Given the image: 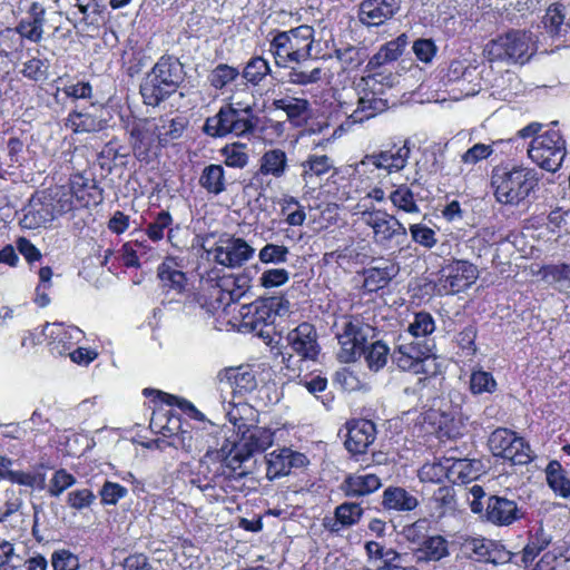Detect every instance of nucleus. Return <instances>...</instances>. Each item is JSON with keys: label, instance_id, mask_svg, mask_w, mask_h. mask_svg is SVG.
Masks as SVG:
<instances>
[{"label": "nucleus", "instance_id": "680f3d73", "mask_svg": "<svg viewBox=\"0 0 570 570\" xmlns=\"http://www.w3.org/2000/svg\"><path fill=\"white\" fill-rule=\"evenodd\" d=\"M368 560H382V566L402 561V556L393 548H386L382 542L370 540L364 546Z\"/></svg>", "mask_w": 570, "mask_h": 570}, {"label": "nucleus", "instance_id": "f03ea898", "mask_svg": "<svg viewBox=\"0 0 570 570\" xmlns=\"http://www.w3.org/2000/svg\"><path fill=\"white\" fill-rule=\"evenodd\" d=\"M120 121L129 136L135 159L145 165L157 160L163 149L179 139L187 127V122L180 117H138L131 111L121 115Z\"/></svg>", "mask_w": 570, "mask_h": 570}, {"label": "nucleus", "instance_id": "f704fd0d", "mask_svg": "<svg viewBox=\"0 0 570 570\" xmlns=\"http://www.w3.org/2000/svg\"><path fill=\"white\" fill-rule=\"evenodd\" d=\"M386 107L385 99L377 97L374 91H365L363 96L358 97L357 107L347 119L351 124L363 122L384 111Z\"/></svg>", "mask_w": 570, "mask_h": 570}, {"label": "nucleus", "instance_id": "473e14b6", "mask_svg": "<svg viewBox=\"0 0 570 570\" xmlns=\"http://www.w3.org/2000/svg\"><path fill=\"white\" fill-rule=\"evenodd\" d=\"M381 504L386 511L410 512L417 508L419 500L406 489L390 485L383 491Z\"/></svg>", "mask_w": 570, "mask_h": 570}, {"label": "nucleus", "instance_id": "2eb2a0df", "mask_svg": "<svg viewBox=\"0 0 570 570\" xmlns=\"http://www.w3.org/2000/svg\"><path fill=\"white\" fill-rule=\"evenodd\" d=\"M364 219L373 230L375 243L384 248L401 246L407 238L406 227L386 210L364 213Z\"/></svg>", "mask_w": 570, "mask_h": 570}, {"label": "nucleus", "instance_id": "20e7f679", "mask_svg": "<svg viewBox=\"0 0 570 570\" xmlns=\"http://www.w3.org/2000/svg\"><path fill=\"white\" fill-rule=\"evenodd\" d=\"M258 121L253 106L239 101L226 102L214 116L205 119L202 131L214 139L228 136L250 138L256 134Z\"/></svg>", "mask_w": 570, "mask_h": 570}, {"label": "nucleus", "instance_id": "c756f323", "mask_svg": "<svg viewBox=\"0 0 570 570\" xmlns=\"http://www.w3.org/2000/svg\"><path fill=\"white\" fill-rule=\"evenodd\" d=\"M150 72L161 80L160 83L169 86L175 91L184 80L183 65L177 57L171 55L159 57Z\"/></svg>", "mask_w": 570, "mask_h": 570}, {"label": "nucleus", "instance_id": "4468645a", "mask_svg": "<svg viewBox=\"0 0 570 570\" xmlns=\"http://www.w3.org/2000/svg\"><path fill=\"white\" fill-rule=\"evenodd\" d=\"M432 348L433 346L426 341H412L397 345L393 350L391 358L397 368L402 371L433 376L438 373L436 368L430 370L428 367L430 361L433 363L434 367H436V357Z\"/></svg>", "mask_w": 570, "mask_h": 570}, {"label": "nucleus", "instance_id": "a211bd4d", "mask_svg": "<svg viewBox=\"0 0 570 570\" xmlns=\"http://www.w3.org/2000/svg\"><path fill=\"white\" fill-rule=\"evenodd\" d=\"M210 253L217 264L236 268L249 261L254 256L255 249L244 238L224 235Z\"/></svg>", "mask_w": 570, "mask_h": 570}, {"label": "nucleus", "instance_id": "e2e57ef3", "mask_svg": "<svg viewBox=\"0 0 570 570\" xmlns=\"http://www.w3.org/2000/svg\"><path fill=\"white\" fill-rule=\"evenodd\" d=\"M435 328V321L431 313L420 311L414 313L413 321L407 326V333L414 338H420L431 335Z\"/></svg>", "mask_w": 570, "mask_h": 570}, {"label": "nucleus", "instance_id": "c03bdc74", "mask_svg": "<svg viewBox=\"0 0 570 570\" xmlns=\"http://www.w3.org/2000/svg\"><path fill=\"white\" fill-rule=\"evenodd\" d=\"M335 57L342 66V70L347 73L356 72L367 59L366 49L351 46L335 50Z\"/></svg>", "mask_w": 570, "mask_h": 570}, {"label": "nucleus", "instance_id": "49530a36", "mask_svg": "<svg viewBox=\"0 0 570 570\" xmlns=\"http://www.w3.org/2000/svg\"><path fill=\"white\" fill-rule=\"evenodd\" d=\"M128 155L126 147L115 137L101 148L97 158L98 165L102 170L111 173L112 168L116 166V161L119 158L128 157Z\"/></svg>", "mask_w": 570, "mask_h": 570}, {"label": "nucleus", "instance_id": "9d476101", "mask_svg": "<svg viewBox=\"0 0 570 570\" xmlns=\"http://www.w3.org/2000/svg\"><path fill=\"white\" fill-rule=\"evenodd\" d=\"M374 332L375 328L365 323L360 315H344L336 333L340 345L338 361L342 363L356 362L364 353L365 345Z\"/></svg>", "mask_w": 570, "mask_h": 570}, {"label": "nucleus", "instance_id": "052dcab7", "mask_svg": "<svg viewBox=\"0 0 570 570\" xmlns=\"http://www.w3.org/2000/svg\"><path fill=\"white\" fill-rule=\"evenodd\" d=\"M469 389L473 395L493 394L498 390V383L491 372L479 368L471 372Z\"/></svg>", "mask_w": 570, "mask_h": 570}, {"label": "nucleus", "instance_id": "5fc2aeb1", "mask_svg": "<svg viewBox=\"0 0 570 570\" xmlns=\"http://www.w3.org/2000/svg\"><path fill=\"white\" fill-rule=\"evenodd\" d=\"M246 148L247 145L239 141L226 144L219 150L220 155L224 157V164L229 168H244L249 160Z\"/></svg>", "mask_w": 570, "mask_h": 570}, {"label": "nucleus", "instance_id": "393cba45", "mask_svg": "<svg viewBox=\"0 0 570 570\" xmlns=\"http://www.w3.org/2000/svg\"><path fill=\"white\" fill-rule=\"evenodd\" d=\"M56 217L53 209L50 207L47 199H43L41 190L35 191L29 199L28 205L23 208V217L21 218V226L27 229H38L47 226Z\"/></svg>", "mask_w": 570, "mask_h": 570}, {"label": "nucleus", "instance_id": "864d4df0", "mask_svg": "<svg viewBox=\"0 0 570 570\" xmlns=\"http://www.w3.org/2000/svg\"><path fill=\"white\" fill-rule=\"evenodd\" d=\"M302 177L305 181L313 177H320L327 174L333 163L327 155H308L307 158L302 161Z\"/></svg>", "mask_w": 570, "mask_h": 570}, {"label": "nucleus", "instance_id": "39448f33", "mask_svg": "<svg viewBox=\"0 0 570 570\" xmlns=\"http://www.w3.org/2000/svg\"><path fill=\"white\" fill-rule=\"evenodd\" d=\"M250 277L246 273L223 274L212 269L207 274L208 293L194 295L195 302L209 314L225 311L230 304L238 302L250 288Z\"/></svg>", "mask_w": 570, "mask_h": 570}, {"label": "nucleus", "instance_id": "e433bc0d", "mask_svg": "<svg viewBox=\"0 0 570 570\" xmlns=\"http://www.w3.org/2000/svg\"><path fill=\"white\" fill-rule=\"evenodd\" d=\"M199 186L209 195H220L227 189L226 171L220 164L206 165L198 178Z\"/></svg>", "mask_w": 570, "mask_h": 570}, {"label": "nucleus", "instance_id": "69168bd1", "mask_svg": "<svg viewBox=\"0 0 570 570\" xmlns=\"http://www.w3.org/2000/svg\"><path fill=\"white\" fill-rule=\"evenodd\" d=\"M142 394L146 397L154 396L153 401L155 403L166 404L169 406H177L184 414H187V411L193 409L194 405L190 401L186 399H181L174 394H169L151 387L144 389Z\"/></svg>", "mask_w": 570, "mask_h": 570}, {"label": "nucleus", "instance_id": "a18cd8bd", "mask_svg": "<svg viewBox=\"0 0 570 570\" xmlns=\"http://www.w3.org/2000/svg\"><path fill=\"white\" fill-rule=\"evenodd\" d=\"M272 106L276 110L284 111L287 116V119L292 122L304 119L309 110L308 100L297 97L274 99Z\"/></svg>", "mask_w": 570, "mask_h": 570}, {"label": "nucleus", "instance_id": "ddd939ff", "mask_svg": "<svg viewBox=\"0 0 570 570\" xmlns=\"http://www.w3.org/2000/svg\"><path fill=\"white\" fill-rule=\"evenodd\" d=\"M488 445L495 458L514 465H527L534 459L530 444L517 432L508 428H498L489 436Z\"/></svg>", "mask_w": 570, "mask_h": 570}, {"label": "nucleus", "instance_id": "7c9ffc66", "mask_svg": "<svg viewBox=\"0 0 570 570\" xmlns=\"http://www.w3.org/2000/svg\"><path fill=\"white\" fill-rule=\"evenodd\" d=\"M222 475H215L214 478H200L198 474L195 478H190L189 483L206 495L214 498L216 501H224V495L217 492V488L225 494H228L227 488H230V483L235 479L236 473H230V469L226 468L225 462L222 464Z\"/></svg>", "mask_w": 570, "mask_h": 570}, {"label": "nucleus", "instance_id": "3c124183", "mask_svg": "<svg viewBox=\"0 0 570 570\" xmlns=\"http://www.w3.org/2000/svg\"><path fill=\"white\" fill-rule=\"evenodd\" d=\"M281 216L289 226H302L306 219L304 206L293 196L284 195L279 202Z\"/></svg>", "mask_w": 570, "mask_h": 570}, {"label": "nucleus", "instance_id": "72a5a7b5", "mask_svg": "<svg viewBox=\"0 0 570 570\" xmlns=\"http://www.w3.org/2000/svg\"><path fill=\"white\" fill-rule=\"evenodd\" d=\"M288 169V158L286 153L281 148L266 150L259 158V166L254 175L257 179L259 176H273L278 179L283 177Z\"/></svg>", "mask_w": 570, "mask_h": 570}, {"label": "nucleus", "instance_id": "13d9d810", "mask_svg": "<svg viewBox=\"0 0 570 570\" xmlns=\"http://www.w3.org/2000/svg\"><path fill=\"white\" fill-rule=\"evenodd\" d=\"M24 40L26 38L21 37L18 31H16V27L6 28L0 31V56L10 57L13 55H19L24 49Z\"/></svg>", "mask_w": 570, "mask_h": 570}, {"label": "nucleus", "instance_id": "423d86ee", "mask_svg": "<svg viewBox=\"0 0 570 570\" xmlns=\"http://www.w3.org/2000/svg\"><path fill=\"white\" fill-rule=\"evenodd\" d=\"M541 128L540 122L533 121L520 129L518 136L523 139L533 137L528 148L529 158L540 168L556 173L567 155L566 139L553 128L539 135Z\"/></svg>", "mask_w": 570, "mask_h": 570}, {"label": "nucleus", "instance_id": "a878e982", "mask_svg": "<svg viewBox=\"0 0 570 570\" xmlns=\"http://www.w3.org/2000/svg\"><path fill=\"white\" fill-rule=\"evenodd\" d=\"M82 331L76 326L53 324L46 334L48 347L53 355H68L82 338Z\"/></svg>", "mask_w": 570, "mask_h": 570}, {"label": "nucleus", "instance_id": "f3484780", "mask_svg": "<svg viewBox=\"0 0 570 570\" xmlns=\"http://www.w3.org/2000/svg\"><path fill=\"white\" fill-rule=\"evenodd\" d=\"M157 279L159 288L165 296L174 295L183 297L189 292V279L183 271L181 259L167 255L157 266Z\"/></svg>", "mask_w": 570, "mask_h": 570}, {"label": "nucleus", "instance_id": "cd10ccee", "mask_svg": "<svg viewBox=\"0 0 570 570\" xmlns=\"http://www.w3.org/2000/svg\"><path fill=\"white\" fill-rule=\"evenodd\" d=\"M381 487L382 480L374 473H350L338 489L345 498L360 499L376 492Z\"/></svg>", "mask_w": 570, "mask_h": 570}, {"label": "nucleus", "instance_id": "aec40b11", "mask_svg": "<svg viewBox=\"0 0 570 570\" xmlns=\"http://www.w3.org/2000/svg\"><path fill=\"white\" fill-rule=\"evenodd\" d=\"M441 282L446 294L469 288L478 278V268L465 259H452L442 268Z\"/></svg>", "mask_w": 570, "mask_h": 570}, {"label": "nucleus", "instance_id": "dca6fc26", "mask_svg": "<svg viewBox=\"0 0 570 570\" xmlns=\"http://www.w3.org/2000/svg\"><path fill=\"white\" fill-rule=\"evenodd\" d=\"M524 510L518 500L507 493L489 494L481 518L497 527H509L524 518Z\"/></svg>", "mask_w": 570, "mask_h": 570}, {"label": "nucleus", "instance_id": "f257e3e1", "mask_svg": "<svg viewBox=\"0 0 570 570\" xmlns=\"http://www.w3.org/2000/svg\"><path fill=\"white\" fill-rule=\"evenodd\" d=\"M268 52L278 68H288L287 81L297 86L313 85L322 80L323 69H308L305 62L312 58L315 30L308 24H301L289 30L273 29L268 32Z\"/></svg>", "mask_w": 570, "mask_h": 570}, {"label": "nucleus", "instance_id": "b1692460", "mask_svg": "<svg viewBox=\"0 0 570 570\" xmlns=\"http://www.w3.org/2000/svg\"><path fill=\"white\" fill-rule=\"evenodd\" d=\"M68 187L78 209L98 206L104 200V190L95 178L76 173L70 175Z\"/></svg>", "mask_w": 570, "mask_h": 570}, {"label": "nucleus", "instance_id": "8fccbe9b", "mask_svg": "<svg viewBox=\"0 0 570 570\" xmlns=\"http://www.w3.org/2000/svg\"><path fill=\"white\" fill-rule=\"evenodd\" d=\"M391 354L390 347L379 340L371 344L367 343L362 356H364L367 367L371 371L377 372L386 365Z\"/></svg>", "mask_w": 570, "mask_h": 570}, {"label": "nucleus", "instance_id": "6ab92c4d", "mask_svg": "<svg viewBox=\"0 0 570 570\" xmlns=\"http://www.w3.org/2000/svg\"><path fill=\"white\" fill-rule=\"evenodd\" d=\"M286 342L293 354L297 355L302 362H316L322 351L317 330L309 322H302L291 330L286 335Z\"/></svg>", "mask_w": 570, "mask_h": 570}, {"label": "nucleus", "instance_id": "1a4fd4ad", "mask_svg": "<svg viewBox=\"0 0 570 570\" xmlns=\"http://www.w3.org/2000/svg\"><path fill=\"white\" fill-rule=\"evenodd\" d=\"M217 380L222 389H228L232 394L230 404L233 409L228 412L230 415L242 411L254 413V407L246 402V397L258 385L257 373L253 365L240 364L238 366L224 367L218 372Z\"/></svg>", "mask_w": 570, "mask_h": 570}, {"label": "nucleus", "instance_id": "2f4dec72", "mask_svg": "<svg viewBox=\"0 0 570 570\" xmlns=\"http://www.w3.org/2000/svg\"><path fill=\"white\" fill-rule=\"evenodd\" d=\"M160 81L150 71L146 73L139 86V94L144 105L154 108L158 107L176 92L169 86L160 83Z\"/></svg>", "mask_w": 570, "mask_h": 570}, {"label": "nucleus", "instance_id": "58836bf2", "mask_svg": "<svg viewBox=\"0 0 570 570\" xmlns=\"http://www.w3.org/2000/svg\"><path fill=\"white\" fill-rule=\"evenodd\" d=\"M160 433L169 438V445L175 449H183L185 452L190 453L193 450V436L188 431L181 429L180 417L170 415L167 419V423L160 426Z\"/></svg>", "mask_w": 570, "mask_h": 570}, {"label": "nucleus", "instance_id": "5701e85b", "mask_svg": "<svg viewBox=\"0 0 570 570\" xmlns=\"http://www.w3.org/2000/svg\"><path fill=\"white\" fill-rule=\"evenodd\" d=\"M47 24V9L42 2L31 1L24 16L17 22L16 31L32 43H40Z\"/></svg>", "mask_w": 570, "mask_h": 570}, {"label": "nucleus", "instance_id": "4be33fe9", "mask_svg": "<svg viewBox=\"0 0 570 570\" xmlns=\"http://www.w3.org/2000/svg\"><path fill=\"white\" fill-rule=\"evenodd\" d=\"M401 8V0H362L357 19L365 27H381L394 18Z\"/></svg>", "mask_w": 570, "mask_h": 570}, {"label": "nucleus", "instance_id": "c85d7f7f", "mask_svg": "<svg viewBox=\"0 0 570 570\" xmlns=\"http://www.w3.org/2000/svg\"><path fill=\"white\" fill-rule=\"evenodd\" d=\"M63 127L75 135L96 134L108 127V120L97 114L75 108L63 119Z\"/></svg>", "mask_w": 570, "mask_h": 570}, {"label": "nucleus", "instance_id": "774afa93", "mask_svg": "<svg viewBox=\"0 0 570 570\" xmlns=\"http://www.w3.org/2000/svg\"><path fill=\"white\" fill-rule=\"evenodd\" d=\"M50 561L53 570H78L80 567L79 557L68 549L55 550Z\"/></svg>", "mask_w": 570, "mask_h": 570}, {"label": "nucleus", "instance_id": "f8f14e48", "mask_svg": "<svg viewBox=\"0 0 570 570\" xmlns=\"http://www.w3.org/2000/svg\"><path fill=\"white\" fill-rule=\"evenodd\" d=\"M531 38L527 31L509 30L490 40L483 50L484 57L493 61H527L530 53Z\"/></svg>", "mask_w": 570, "mask_h": 570}, {"label": "nucleus", "instance_id": "ea45409f", "mask_svg": "<svg viewBox=\"0 0 570 570\" xmlns=\"http://www.w3.org/2000/svg\"><path fill=\"white\" fill-rule=\"evenodd\" d=\"M271 72L269 61L262 56L255 55L245 63L239 76L245 80L246 86L257 87Z\"/></svg>", "mask_w": 570, "mask_h": 570}, {"label": "nucleus", "instance_id": "bb28decb", "mask_svg": "<svg viewBox=\"0 0 570 570\" xmlns=\"http://www.w3.org/2000/svg\"><path fill=\"white\" fill-rule=\"evenodd\" d=\"M364 513L357 502H343L334 510L333 517H325L322 521L323 528L331 534H340L342 530L357 524Z\"/></svg>", "mask_w": 570, "mask_h": 570}, {"label": "nucleus", "instance_id": "c9c22d12", "mask_svg": "<svg viewBox=\"0 0 570 570\" xmlns=\"http://www.w3.org/2000/svg\"><path fill=\"white\" fill-rule=\"evenodd\" d=\"M41 195L43 196V199L48 200L56 217L78 209L68 184L55 185L49 188L41 189Z\"/></svg>", "mask_w": 570, "mask_h": 570}, {"label": "nucleus", "instance_id": "bf43d9fd", "mask_svg": "<svg viewBox=\"0 0 570 570\" xmlns=\"http://www.w3.org/2000/svg\"><path fill=\"white\" fill-rule=\"evenodd\" d=\"M432 413H439L435 415V424L438 425L436 434L440 440H455L462 435V424L453 415L448 414L446 412L436 411H433Z\"/></svg>", "mask_w": 570, "mask_h": 570}, {"label": "nucleus", "instance_id": "0e129e2a", "mask_svg": "<svg viewBox=\"0 0 570 570\" xmlns=\"http://www.w3.org/2000/svg\"><path fill=\"white\" fill-rule=\"evenodd\" d=\"M488 546H492V540L468 537L461 543V552L469 559L478 562H485L489 549Z\"/></svg>", "mask_w": 570, "mask_h": 570}, {"label": "nucleus", "instance_id": "603ef678", "mask_svg": "<svg viewBox=\"0 0 570 570\" xmlns=\"http://www.w3.org/2000/svg\"><path fill=\"white\" fill-rule=\"evenodd\" d=\"M419 478L422 482L442 483L451 480V460L445 462L425 463L419 471Z\"/></svg>", "mask_w": 570, "mask_h": 570}, {"label": "nucleus", "instance_id": "6e6552de", "mask_svg": "<svg viewBox=\"0 0 570 570\" xmlns=\"http://www.w3.org/2000/svg\"><path fill=\"white\" fill-rule=\"evenodd\" d=\"M288 301L283 296L259 297L239 309L238 328L243 333H256L259 337H271L265 327L274 324L277 316L288 311Z\"/></svg>", "mask_w": 570, "mask_h": 570}, {"label": "nucleus", "instance_id": "4c0bfd02", "mask_svg": "<svg viewBox=\"0 0 570 570\" xmlns=\"http://www.w3.org/2000/svg\"><path fill=\"white\" fill-rule=\"evenodd\" d=\"M450 554L449 541L441 534L428 535L423 538L415 556L419 561H440Z\"/></svg>", "mask_w": 570, "mask_h": 570}, {"label": "nucleus", "instance_id": "4d7b16f0", "mask_svg": "<svg viewBox=\"0 0 570 570\" xmlns=\"http://www.w3.org/2000/svg\"><path fill=\"white\" fill-rule=\"evenodd\" d=\"M240 75L237 67L227 63H218L208 75V82L215 90H223L234 82Z\"/></svg>", "mask_w": 570, "mask_h": 570}, {"label": "nucleus", "instance_id": "9b49d317", "mask_svg": "<svg viewBox=\"0 0 570 570\" xmlns=\"http://www.w3.org/2000/svg\"><path fill=\"white\" fill-rule=\"evenodd\" d=\"M410 156V140L399 139L397 141L383 146L380 150L363 156L357 165V171L360 174H372L375 170H381L384 171L385 175L397 174L406 167Z\"/></svg>", "mask_w": 570, "mask_h": 570}, {"label": "nucleus", "instance_id": "338daca9", "mask_svg": "<svg viewBox=\"0 0 570 570\" xmlns=\"http://www.w3.org/2000/svg\"><path fill=\"white\" fill-rule=\"evenodd\" d=\"M299 384L315 397L320 399L326 407L333 402V396H328V394L324 396L318 395V393L324 392L328 385V381L324 375L314 373L307 374L299 381Z\"/></svg>", "mask_w": 570, "mask_h": 570}, {"label": "nucleus", "instance_id": "37998d69", "mask_svg": "<svg viewBox=\"0 0 570 570\" xmlns=\"http://www.w3.org/2000/svg\"><path fill=\"white\" fill-rule=\"evenodd\" d=\"M546 479L550 489L563 499L570 498V479L557 460L550 461L546 469Z\"/></svg>", "mask_w": 570, "mask_h": 570}, {"label": "nucleus", "instance_id": "6e6d98bb", "mask_svg": "<svg viewBox=\"0 0 570 570\" xmlns=\"http://www.w3.org/2000/svg\"><path fill=\"white\" fill-rule=\"evenodd\" d=\"M363 288L367 293H376L389 285L392 279L390 267H370L363 272Z\"/></svg>", "mask_w": 570, "mask_h": 570}, {"label": "nucleus", "instance_id": "79ce46f5", "mask_svg": "<svg viewBox=\"0 0 570 570\" xmlns=\"http://www.w3.org/2000/svg\"><path fill=\"white\" fill-rule=\"evenodd\" d=\"M542 281L550 285H558L559 292H568L570 289V264H547L542 265L538 273Z\"/></svg>", "mask_w": 570, "mask_h": 570}, {"label": "nucleus", "instance_id": "09e8293b", "mask_svg": "<svg viewBox=\"0 0 570 570\" xmlns=\"http://www.w3.org/2000/svg\"><path fill=\"white\" fill-rule=\"evenodd\" d=\"M392 205L400 212L406 214L420 213L413 190L406 184L397 185L389 195Z\"/></svg>", "mask_w": 570, "mask_h": 570}, {"label": "nucleus", "instance_id": "7ed1b4c3", "mask_svg": "<svg viewBox=\"0 0 570 570\" xmlns=\"http://www.w3.org/2000/svg\"><path fill=\"white\" fill-rule=\"evenodd\" d=\"M542 175L523 165L501 164L492 169L491 186L498 203L520 206L539 188Z\"/></svg>", "mask_w": 570, "mask_h": 570}, {"label": "nucleus", "instance_id": "0eeeda50", "mask_svg": "<svg viewBox=\"0 0 570 570\" xmlns=\"http://www.w3.org/2000/svg\"><path fill=\"white\" fill-rule=\"evenodd\" d=\"M232 420L234 424L238 425V429L242 431V436L239 441L233 445L224 461L226 468L230 469V473L243 476L244 472H237V469L255 453L264 452L271 448L274 442L275 433L269 428L257 425L247 426L245 423L239 422L240 420L236 419L234 414L232 415Z\"/></svg>", "mask_w": 570, "mask_h": 570}, {"label": "nucleus", "instance_id": "a19ab883", "mask_svg": "<svg viewBox=\"0 0 570 570\" xmlns=\"http://www.w3.org/2000/svg\"><path fill=\"white\" fill-rule=\"evenodd\" d=\"M542 281L550 285H558L559 292H568L570 289V264H547L542 265L538 273Z\"/></svg>", "mask_w": 570, "mask_h": 570}, {"label": "nucleus", "instance_id": "412c9836", "mask_svg": "<svg viewBox=\"0 0 570 570\" xmlns=\"http://www.w3.org/2000/svg\"><path fill=\"white\" fill-rule=\"evenodd\" d=\"M345 449L352 456L365 454L376 438V425L371 420L353 419L346 422Z\"/></svg>", "mask_w": 570, "mask_h": 570}, {"label": "nucleus", "instance_id": "de8ad7c7", "mask_svg": "<svg viewBox=\"0 0 570 570\" xmlns=\"http://www.w3.org/2000/svg\"><path fill=\"white\" fill-rule=\"evenodd\" d=\"M174 223V218L168 210H160L155 214L153 220L147 224L145 228V235L149 240L154 243H158L164 239L165 233L167 232V237L170 239L171 237V228L170 226Z\"/></svg>", "mask_w": 570, "mask_h": 570}]
</instances>
